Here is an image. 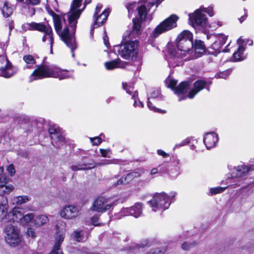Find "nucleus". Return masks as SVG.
<instances>
[{
    "label": "nucleus",
    "instance_id": "obj_1",
    "mask_svg": "<svg viewBox=\"0 0 254 254\" xmlns=\"http://www.w3.org/2000/svg\"><path fill=\"white\" fill-rule=\"evenodd\" d=\"M212 51H209L208 49H187L183 50L182 49H166L165 53V57L170 66L179 65V59L188 61L201 57L204 55H213L216 56L220 52L219 49H210Z\"/></svg>",
    "mask_w": 254,
    "mask_h": 254
},
{
    "label": "nucleus",
    "instance_id": "obj_2",
    "mask_svg": "<svg viewBox=\"0 0 254 254\" xmlns=\"http://www.w3.org/2000/svg\"><path fill=\"white\" fill-rule=\"evenodd\" d=\"M166 82L167 84V86L171 88L174 91L175 94L179 97V101L187 98H193L196 94L204 88H206L209 91V87L211 84V82H207L203 79L197 80L193 83V88L187 94L190 85V83L189 81L182 82L177 87L176 85L177 81L175 79L168 78L166 80Z\"/></svg>",
    "mask_w": 254,
    "mask_h": 254
},
{
    "label": "nucleus",
    "instance_id": "obj_3",
    "mask_svg": "<svg viewBox=\"0 0 254 254\" xmlns=\"http://www.w3.org/2000/svg\"><path fill=\"white\" fill-rule=\"evenodd\" d=\"M46 59V57H44L43 63L38 66L30 75L31 81L47 77L58 78L60 80H62L72 77V70L63 69L55 64L45 63Z\"/></svg>",
    "mask_w": 254,
    "mask_h": 254
},
{
    "label": "nucleus",
    "instance_id": "obj_4",
    "mask_svg": "<svg viewBox=\"0 0 254 254\" xmlns=\"http://www.w3.org/2000/svg\"><path fill=\"white\" fill-rule=\"evenodd\" d=\"M51 14L53 17L55 30L57 34L60 36L62 40L65 43L66 45L70 48H76L77 46L74 37L69 32L67 27H65L62 31L63 23H65L64 18H62L59 15L52 11Z\"/></svg>",
    "mask_w": 254,
    "mask_h": 254
},
{
    "label": "nucleus",
    "instance_id": "obj_5",
    "mask_svg": "<svg viewBox=\"0 0 254 254\" xmlns=\"http://www.w3.org/2000/svg\"><path fill=\"white\" fill-rule=\"evenodd\" d=\"M176 195L177 192L175 191L170 192L169 195L165 192L157 193L148 201V203L154 212L159 210L164 211L169 208L171 203L175 201Z\"/></svg>",
    "mask_w": 254,
    "mask_h": 254
},
{
    "label": "nucleus",
    "instance_id": "obj_6",
    "mask_svg": "<svg viewBox=\"0 0 254 254\" xmlns=\"http://www.w3.org/2000/svg\"><path fill=\"white\" fill-rule=\"evenodd\" d=\"M21 29L24 32L28 30H37L43 33L44 35L42 37V41L43 42H47L48 44L47 46H50L51 48H52L54 42L53 32L52 27L49 24L45 25L42 22L37 23L35 22L25 23L22 25Z\"/></svg>",
    "mask_w": 254,
    "mask_h": 254
},
{
    "label": "nucleus",
    "instance_id": "obj_7",
    "mask_svg": "<svg viewBox=\"0 0 254 254\" xmlns=\"http://www.w3.org/2000/svg\"><path fill=\"white\" fill-rule=\"evenodd\" d=\"M143 21L140 18L132 19V32H127L123 35L120 46H124V48H137L139 46V41L137 40H133L131 38L134 35H138L140 33L141 23Z\"/></svg>",
    "mask_w": 254,
    "mask_h": 254
},
{
    "label": "nucleus",
    "instance_id": "obj_8",
    "mask_svg": "<svg viewBox=\"0 0 254 254\" xmlns=\"http://www.w3.org/2000/svg\"><path fill=\"white\" fill-rule=\"evenodd\" d=\"M179 17L176 14H172L161 22L154 30L152 34L156 38L160 34L166 32L177 27V21Z\"/></svg>",
    "mask_w": 254,
    "mask_h": 254
},
{
    "label": "nucleus",
    "instance_id": "obj_9",
    "mask_svg": "<svg viewBox=\"0 0 254 254\" xmlns=\"http://www.w3.org/2000/svg\"><path fill=\"white\" fill-rule=\"evenodd\" d=\"M82 0H73L70 6V11L66 14L67 17L68 24L73 32H75L76 29L77 20L82 11V9L79 8L81 6Z\"/></svg>",
    "mask_w": 254,
    "mask_h": 254
},
{
    "label": "nucleus",
    "instance_id": "obj_10",
    "mask_svg": "<svg viewBox=\"0 0 254 254\" xmlns=\"http://www.w3.org/2000/svg\"><path fill=\"white\" fill-rule=\"evenodd\" d=\"M5 240L12 247L16 246L20 242V237L16 228L12 224H7L4 228Z\"/></svg>",
    "mask_w": 254,
    "mask_h": 254
},
{
    "label": "nucleus",
    "instance_id": "obj_11",
    "mask_svg": "<svg viewBox=\"0 0 254 254\" xmlns=\"http://www.w3.org/2000/svg\"><path fill=\"white\" fill-rule=\"evenodd\" d=\"M229 169L232 172V180L237 181V184L232 185L234 188L241 185L240 180L245 179L246 175L249 172V168L245 165H239L237 167H232L231 165L228 166Z\"/></svg>",
    "mask_w": 254,
    "mask_h": 254
},
{
    "label": "nucleus",
    "instance_id": "obj_12",
    "mask_svg": "<svg viewBox=\"0 0 254 254\" xmlns=\"http://www.w3.org/2000/svg\"><path fill=\"white\" fill-rule=\"evenodd\" d=\"M65 226V223L63 222L61 223V227L57 225L55 244L50 254H63L60 246L64 239Z\"/></svg>",
    "mask_w": 254,
    "mask_h": 254
},
{
    "label": "nucleus",
    "instance_id": "obj_13",
    "mask_svg": "<svg viewBox=\"0 0 254 254\" xmlns=\"http://www.w3.org/2000/svg\"><path fill=\"white\" fill-rule=\"evenodd\" d=\"M143 207V205L141 202H136L131 207L122 208L116 218L121 219L122 217L129 215L138 218L142 214Z\"/></svg>",
    "mask_w": 254,
    "mask_h": 254
},
{
    "label": "nucleus",
    "instance_id": "obj_14",
    "mask_svg": "<svg viewBox=\"0 0 254 254\" xmlns=\"http://www.w3.org/2000/svg\"><path fill=\"white\" fill-rule=\"evenodd\" d=\"M189 20L191 25L194 28L203 27L207 23V18L199 8L193 13H189Z\"/></svg>",
    "mask_w": 254,
    "mask_h": 254
},
{
    "label": "nucleus",
    "instance_id": "obj_15",
    "mask_svg": "<svg viewBox=\"0 0 254 254\" xmlns=\"http://www.w3.org/2000/svg\"><path fill=\"white\" fill-rule=\"evenodd\" d=\"M0 61L4 64V66L0 67V75L1 76L9 78L17 72V68L12 65L5 56L0 55Z\"/></svg>",
    "mask_w": 254,
    "mask_h": 254
},
{
    "label": "nucleus",
    "instance_id": "obj_16",
    "mask_svg": "<svg viewBox=\"0 0 254 254\" xmlns=\"http://www.w3.org/2000/svg\"><path fill=\"white\" fill-rule=\"evenodd\" d=\"M193 40V35L190 31L185 30L180 33L176 40L177 48H184L191 44Z\"/></svg>",
    "mask_w": 254,
    "mask_h": 254
},
{
    "label": "nucleus",
    "instance_id": "obj_17",
    "mask_svg": "<svg viewBox=\"0 0 254 254\" xmlns=\"http://www.w3.org/2000/svg\"><path fill=\"white\" fill-rule=\"evenodd\" d=\"M114 203L109 202L103 197H98L94 202L91 209L99 212H105L109 210Z\"/></svg>",
    "mask_w": 254,
    "mask_h": 254
},
{
    "label": "nucleus",
    "instance_id": "obj_18",
    "mask_svg": "<svg viewBox=\"0 0 254 254\" xmlns=\"http://www.w3.org/2000/svg\"><path fill=\"white\" fill-rule=\"evenodd\" d=\"M49 132L52 143L54 146L60 147L64 143L65 138L58 129L51 126L49 128Z\"/></svg>",
    "mask_w": 254,
    "mask_h": 254
},
{
    "label": "nucleus",
    "instance_id": "obj_19",
    "mask_svg": "<svg viewBox=\"0 0 254 254\" xmlns=\"http://www.w3.org/2000/svg\"><path fill=\"white\" fill-rule=\"evenodd\" d=\"M128 9V14L130 15L133 12L134 9L138 11L139 17L141 20H145L147 13V8L143 4L137 5L136 2L128 4L127 6Z\"/></svg>",
    "mask_w": 254,
    "mask_h": 254
},
{
    "label": "nucleus",
    "instance_id": "obj_20",
    "mask_svg": "<svg viewBox=\"0 0 254 254\" xmlns=\"http://www.w3.org/2000/svg\"><path fill=\"white\" fill-rule=\"evenodd\" d=\"M8 201L6 196L0 194V221L7 223L8 216Z\"/></svg>",
    "mask_w": 254,
    "mask_h": 254
},
{
    "label": "nucleus",
    "instance_id": "obj_21",
    "mask_svg": "<svg viewBox=\"0 0 254 254\" xmlns=\"http://www.w3.org/2000/svg\"><path fill=\"white\" fill-rule=\"evenodd\" d=\"M181 160L176 157H173L168 166L170 175L175 178L180 174L179 171L181 167Z\"/></svg>",
    "mask_w": 254,
    "mask_h": 254
},
{
    "label": "nucleus",
    "instance_id": "obj_22",
    "mask_svg": "<svg viewBox=\"0 0 254 254\" xmlns=\"http://www.w3.org/2000/svg\"><path fill=\"white\" fill-rule=\"evenodd\" d=\"M123 87L127 94L131 95L132 99L134 100L133 106L140 107L143 108L144 105L142 102L139 100L138 98V92L134 90V88L131 86H128L127 83H123Z\"/></svg>",
    "mask_w": 254,
    "mask_h": 254
},
{
    "label": "nucleus",
    "instance_id": "obj_23",
    "mask_svg": "<svg viewBox=\"0 0 254 254\" xmlns=\"http://www.w3.org/2000/svg\"><path fill=\"white\" fill-rule=\"evenodd\" d=\"M77 207L73 205H68L64 207L60 211V215L65 219H72L78 215Z\"/></svg>",
    "mask_w": 254,
    "mask_h": 254
},
{
    "label": "nucleus",
    "instance_id": "obj_24",
    "mask_svg": "<svg viewBox=\"0 0 254 254\" xmlns=\"http://www.w3.org/2000/svg\"><path fill=\"white\" fill-rule=\"evenodd\" d=\"M119 55L126 60H135L138 57V49H119Z\"/></svg>",
    "mask_w": 254,
    "mask_h": 254
},
{
    "label": "nucleus",
    "instance_id": "obj_25",
    "mask_svg": "<svg viewBox=\"0 0 254 254\" xmlns=\"http://www.w3.org/2000/svg\"><path fill=\"white\" fill-rule=\"evenodd\" d=\"M23 212L19 207H14L8 212L7 222H16L20 223L23 218Z\"/></svg>",
    "mask_w": 254,
    "mask_h": 254
},
{
    "label": "nucleus",
    "instance_id": "obj_26",
    "mask_svg": "<svg viewBox=\"0 0 254 254\" xmlns=\"http://www.w3.org/2000/svg\"><path fill=\"white\" fill-rule=\"evenodd\" d=\"M218 141V134L213 132L207 133L203 138V143L207 149L215 147Z\"/></svg>",
    "mask_w": 254,
    "mask_h": 254
},
{
    "label": "nucleus",
    "instance_id": "obj_27",
    "mask_svg": "<svg viewBox=\"0 0 254 254\" xmlns=\"http://www.w3.org/2000/svg\"><path fill=\"white\" fill-rule=\"evenodd\" d=\"M127 64V62H122L120 59H117L105 63V66L107 70H113L117 68H124Z\"/></svg>",
    "mask_w": 254,
    "mask_h": 254
},
{
    "label": "nucleus",
    "instance_id": "obj_28",
    "mask_svg": "<svg viewBox=\"0 0 254 254\" xmlns=\"http://www.w3.org/2000/svg\"><path fill=\"white\" fill-rule=\"evenodd\" d=\"M7 181L6 177L2 176L0 178V194H8L13 190L12 186L5 185Z\"/></svg>",
    "mask_w": 254,
    "mask_h": 254
},
{
    "label": "nucleus",
    "instance_id": "obj_29",
    "mask_svg": "<svg viewBox=\"0 0 254 254\" xmlns=\"http://www.w3.org/2000/svg\"><path fill=\"white\" fill-rule=\"evenodd\" d=\"M138 176V174L136 172L128 173L125 177L123 176L116 182H114L113 186L117 187L122 184L128 183L133 178L136 177Z\"/></svg>",
    "mask_w": 254,
    "mask_h": 254
},
{
    "label": "nucleus",
    "instance_id": "obj_30",
    "mask_svg": "<svg viewBox=\"0 0 254 254\" xmlns=\"http://www.w3.org/2000/svg\"><path fill=\"white\" fill-rule=\"evenodd\" d=\"M248 55V53L246 51V49H237L231 58L233 62H239L245 60Z\"/></svg>",
    "mask_w": 254,
    "mask_h": 254
},
{
    "label": "nucleus",
    "instance_id": "obj_31",
    "mask_svg": "<svg viewBox=\"0 0 254 254\" xmlns=\"http://www.w3.org/2000/svg\"><path fill=\"white\" fill-rule=\"evenodd\" d=\"M109 14V9H105L101 14L97 15L96 17H94V27L95 28L99 27L105 22Z\"/></svg>",
    "mask_w": 254,
    "mask_h": 254
},
{
    "label": "nucleus",
    "instance_id": "obj_32",
    "mask_svg": "<svg viewBox=\"0 0 254 254\" xmlns=\"http://www.w3.org/2000/svg\"><path fill=\"white\" fill-rule=\"evenodd\" d=\"M94 167V163L93 162H92L88 164H80L79 163H77L75 164L72 165L70 166V168L73 171H77L84 169H90L93 168Z\"/></svg>",
    "mask_w": 254,
    "mask_h": 254
},
{
    "label": "nucleus",
    "instance_id": "obj_33",
    "mask_svg": "<svg viewBox=\"0 0 254 254\" xmlns=\"http://www.w3.org/2000/svg\"><path fill=\"white\" fill-rule=\"evenodd\" d=\"M49 221L48 217L44 215H39L34 216L32 223L36 227L41 226Z\"/></svg>",
    "mask_w": 254,
    "mask_h": 254
},
{
    "label": "nucleus",
    "instance_id": "obj_34",
    "mask_svg": "<svg viewBox=\"0 0 254 254\" xmlns=\"http://www.w3.org/2000/svg\"><path fill=\"white\" fill-rule=\"evenodd\" d=\"M237 44L238 48H246L252 46L253 44V41L250 39L240 37L237 40Z\"/></svg>",
    "mask_w": 254,
    "mask_h": 254
},
{
    "label": "nucleus",
    "instance_id": "obj_35",
    "mask_svg": "<svg viewBox=\"0 0 254 254\" xmlns=\"http://www.w3.org/2000/svg\"><path fill=\"white\" fill-rule=\"evenodd\" d=\"M30 197L28 195H21L13 197L12 201L14 204L21 205L30 201Z\"/></svg>",
    "mask_w": 254,
    "mask_h": 254
},
{
    "label": "nucleus",
    "instance_id": "obj_36",
    "mask_svg": "<svg viewBox=\"0 0 254 254\" xmlns=\"http://www.w3.org/2000/svg\"><path fill=\"white\" fill-rule=\"evenodd\" d=\"M12 12V8L10 6V4L7 2L5 1L3 3V5L2 8V13L4 16L8 17Z\"/></svg>",
    "mask_w": 254,
    "mask_h": 254
},
{
    "label": "nucleus",
    "instance_id": "obj_37",
    "mask_svg": "<svg viewBox=\"0 0 254 254\" xmlns=\"http://www.w3.org/2000/svg\"><path fill=\"white\" fill-rule=\"evenodd\" d=\"M34 215L33 213H28L25 215L23 214L21 224L23 225H27L29 222L33 221Z\"/></svg>",
    "mask_w": 254,
    "mask_h": 254
},
{
    "label": "nucleus",
    "instance_id": "obj_38",
    "mask_svg": "<svg viewBox=\"0 0 254 254\" xmlns=\"http://www.w3.org/2000/svg\"><path fill=\"white\" fill-rule=\"evenodd\" d=\"M144 5L145 6L146 8H147V11L150 9V8L155 5L156 7L158 6L159 3L163 1V0H144Z\"/></svg>",
    "mask_w": 254,
    "mask_h": 254
},
{
    "label": "nucleus",
    "instance_id": "obj_39",
    "mask_svg": "<svg viewBox=\"0 0 254 254\" xmlns=\"http://www.w3.org/2000/svg\"><path fill=\"white\" fill-rule=\"evenodd\" d=\"M191 140L192 141L193 143H197V141L196 139H193L192 137H189L185 139L182 140L180 143L176 144L174 148H179L180 147L185 146L189 143H190Z\"/></svg>",
    "mask_w": 254,
    "mask_h": 254
},
{
    "label": "nucleus",
    "instance_id": "obj_40",
    "mask_svg": "<svg viewBox=\"0 0 254 254\" xmlns=\"http://www.w3.org/2000/svg\"><path fill=\"white\" fill-rule=\"evenodd\" d=\"M219 41H216L214 44V46H219V48H221L227 39V37L224 35L220 34L218 37Z\"/></svg>",
    "mask_w": 254,
    "mask_h": 254
},
{
    "label": "nucleus",
    "instance_id": "obj_41",
    "mask_svg": "<svg viewBox=\"0 0 254 254\" xmlns=\"http://www.w3.org/2000/svg\"><path fill=\"white\" fill-rule=\"evenodd\" d=\"M232 71V69L229 68L225 71L219 72L216 74L215 77L216 78H226L231 73Z\"/></svg>",
    "mask_w": 254,
    "mask_h": 254
},
{
    "label": "nucleus",
    "instance_id": "obj_42",
    "mask_svg": "<svg viewBox=\"0 0 254 254\" xmlns=\"http://www.w3.org/2000/svg\"><path fill=\"white\" fill-rule=\"evenodd\" d=\"M190 45L191 48H205L204 42L200 40L196 39L194 41L192 40Z\"/></svg>",
    "mask_w": 254,
    "mask_h": 254
},
{
    "label": "nucleus",
    "instance_id": "obj_43",
    "mask_svg": "<svg viewBox=\"0 0 254 254\" xmlns=\"http://www.w3.org/2000/svg\"><path fill=\"white\" fill-rule=\"evenodd\" d=\"M23 59L24 61L28 64H33L35 63L33 56L30 55L24 56Z\"/></svg>",
    "mask_w": 254,
    "mask_h": 254
},
{
    "label": "nucleus",
    "instance_id": "obj_44",
    "mask_svg": "<svg viewBox=\"0 0 254 254\" xmlns=\"http://www.w3.org/2000/svg\"><path fill=\"white\" fill-rule=\"evenodd\" d=\"M100 152L102 156L103 157L110 158L111 157L112 152L109 149H100Z\"/></svg>",
    "mask_w": 254,
    "mask_h": 254
},
{
    "label": "nucleus",
    "instance_id": "obj_45",
    "mask_svg": "<svg viewBox=\"0 0 254 254\" xmlns=\"http://www.w3.org/2000/svg\"><path fill=\"white\" fill-rule=\"evenodd\" d=\"M224 190L225 188L222 187L212 188L210 189L209 192L211 195H214L222 192Z\"/></svg>",
    "mask_w": 254,
    "mask_h": 254
},
{
    "label": "nucleus",
    "instance_id": "obj_46",
    "mask_svg": "<svg viewBox=\"0 0 254 254\" xmlns=\"http://www.w3.org/2000/svg\"><path fill=\"white\" fill-rule=\"evenodd\" d=\"M89 139L93 145H98L102 142V139L99 136L89 137Z\"/></svg>",
    "mask_w": 254,
    "mask_h": 254
},
{
    "label": "nucleus",
    "instance_id": "obj_47",
    "mask_svg": "<svg viewBox=\"0 0 254 254\" xmlns=\"http://www.w3.org/2000/svg\"><path fill=\"white\" fill-rule=\"evenodd\" d=\"M119 163L118 160H104L101 163H99L100 165H104L110 164H118Z\"/></svg>",
    "mask_w": 254,
    "mask_h": 254
},
{
    "label": "nucleus",
    "instance_id": "obj_48",
    "mask_svg": "<svg viewBox=\"0 0 254 254\" xmlns=\"http://www.w3.org/2000/svg\"><path fill=\"white\" fill-rule=\"evenodd\" d=\"M199 9H200L202 13L203 12H206L210 16H212L214 15L212 7H209L208 8H205L204 7H200Z\"/></svg>",
    "mask_w": 254,
    "mask_h": 254
},
{
    "label": "nucleus",
    "instance_id": "obj_49",
    "mask_svg": "<svg viewBox=\"0 0 254 254\" xmlns=\"http://www.w3.org/2000/svg\"><path fill=\"white\" fill-rule=\"evenodd\" d=\"M166 248L165 247H163L151 251L147 254H163L166 252Z\"/></svg>",
    "mask_w": 254,
    "mask_h": 254
},
{
    "label": "nucleus",
    "instance_id": "obj_50",
    "mask_svg": "<svg viewBox=\"0 0 254 254\" xmlns=\"http://www.w3.org/2000/svg\"><path fill=\"white\" fill-rule=\"evenodd\" d=\"M160 94V91L159 90H155L151 93L150 96L148 97V100H150L151 98H156L159 96Z\"/></svg>",
    "mask_w": 254,
    "mask_h": 254
},
{
    "label": "nucleus",
    "instance_id": "obj_51",
    "mask_svg": "<svg viewBox=\"0 0 254 254\" xmlns=\"http://www.w3.org/2000/svg\"><path fill=\"white\" fill-rule=\"evenodd\" d=\"M147 107L150 110L154 112H161V110L159 109H158L156 108L154 106H152V103L148 100L147 102Z\"/></svg>",
    "mask_w": 254,
    "mask_h": 254
},
{
    "label": "nucleus",
    "instance_id": "obj_52",
    "mask_svg": "<svg viewBox=\"0 0 254 254\" xmlns=\"http://www.w3.org/2000/svg\"><path fill=\"white\" fill-rule=\"evenodd\" d=\"M105 51L108 53V56L110 58L113 59L115 58L117 55L116 52L114 51V49H108V50H105Z\"/></svg>",
    "mask_w": 254,
    "mask_h": 254
},
{
    "label": "nucleus",
    "instance_id": "obj_53",
    "mask_svg": "<svg viewBox=\"0 0 254 254\" xmlns=\"http://www.w3.org/2000/svg\"><path fill=\"white\" fill-rule=\"evenodd\" d=\"M157 153L158 155L161 156L164 158H166L169 157V154L165 152L162 149H158L157 150Z\"/></svg>",
    "mask_w": 254,
    "mask_h": 254
},
{
    "label": "nucleus",
    "instance_id": "obj_54",
    "mask_svg": "<svg viewBox=\"0 0 254 254\" xmlns=\"http://www.w3.org/2000/svg\"><path fill=\"white\" fill-rule=\"evenodd\" d=\"M7 171L10 176H13L15 172L13 165L10 164L7 168Z\"/></svg>",
    "mask_w": 254,
    "mask_h": 254
},
{
    "label": "nucleus",
    "instance_id": "obj_55",
    "mask_svg": "<svg viewBox=\"0 0 254 254\" xmlns=\"http://www.w3.org/2000/svg\"><path fill=\"white\" fill-rule=\"evenodd\" d=\"M74 237L75 238V240L78 242L81 241V235L80 234V232L75 231L73 234Z\"/></svg>",
    "mask_w": 254,
    "mask_h": 254
},
{
    "label": "nucleus",
    "instance_id": "obj_56",
    "mask_svg": "<svg viewBox=\"0 0 254 254\" xmlns=\"http://www.w3.org/2000/svg\"><path fill=\"white\" fill-rule=\"evenodd\" d=\"M27 234L29 236L31 237L32 238H34L36 236V234H35L34 230L32 228H29L27 230Z\"/></svg>",
    "mask_w": 254,
    "mask_h": 254
},
{
    "label": "nucleus",
    "instance_id": "obj_57",
    "mask_svg": "<svg viewBox=\"0 0 254 254\" xmlns=\"http://www.w3.org/2000/svg\"><path fill=\"white\" fill-rule=\"evenodd\" d=\"M99 220V217L97 215H95L91 218V222L94 225H98V222Z\"/></svg>",
    "mask_w": 254,
    "mask_h": 254
},
{
    "label": "nucleus",
    "instance_id": "obj_58",
    "mask_svg": "<svg viewBox=\"0 0 254 254\" xmlns=\"http://www.w3.org/2000/svg\"><path fill=\"white\" fill-rule=\"evenodd\" d=\"M103 39L105 47L108 48L110 46V43L109 42V38L106 34H105V35L103 36Z\"/></svg>",
    "mask_w": 254,
    "mask_h": 254
},
{
    "label": "nucleus",
    "instance_id": "obj_59",
    "mask_svg": "<svg viewBox=\"0 0 254 254\" xmlns=\"http://www.w3.org/2000/svg\"><path fill=\"white\" fill-rule=\"evenodd\" d=\"M102 7V5L101 4L98 3L97 5L96 9H95V14L94 15V17H96L97 15H98V13L100 11Z\"/></svg>",
    "mask_w": 254,
    "mask_h": 254
},
{
    "label": "nucleus",
    "instance_id": "obj_60",
    "mask_svg": "<svg viewBox=\"0 0 254 254\" xmlns=\"http://www.w3.org/2000/svg\"><path fill=\"white\" fill-rule=\"evenodd\" d=\"M191 244H189L187 243H184L182 244V249L184 250H187L190 247Z\"/></svg>",
    "mask_w": 254,
    "mask_h": 254
},
{
    "label": "nucleus",
    "instance_id": "obj_61",
    "mask_svg": "<svg viewBox=\"0 0 254 254\" xmlns=\"http://www.w3.org/2000/svg\"><path fill=\"white\" fill-rule=\"evenodd\" d=\"M115 100V98L114 97H109L106 100V102L107 104H109Z\"/></svg>",
    "mask_w": 254,
    "mask_h": 254
},
{
    "label": "nucleus",
    "instance_id": "obj_62",
    "mask_svg": "<svg viewBox=\"0 0 254 254\" xmlns=\"http://www.w3.org/2000/svg\"><path fill=\"white\" fill-rule=\"evenodd\" d=\"M158 173V170L157 168H153L151 170L150 172V175H154Z\"/></svg>",
    "mask_w": 254,
    "mask_h": 254
},
{
    "label": "nucleus",
    "instance_id": "obj_63",
    "mask_svg": "<svg viewBox=\"0 0 254 254\" xmlns=\"http://www.w3.org/2000/svg\"><path fill=\"white\" fill-rule=\"evenodd\" d=\"M247 17V16L246 15L242 16L240 18H239V20L241 23H242L243 21H244Z\"/></svg>",
    "mask_w": 254,
    "mask_h": 254
},
{
    "label": "nucleus",
    "instance_id": "obj_64",
    "mask_svg": "<svg viewBox=\"0 0 254 254\" xmlns=\"http://www.w3.org/2000/svg\"><path fill=\"white\" fill-rule=\"evenodd\" d=\"M5 46L7 47V45L3 42H0V47H5Z\"/></svg>",
    "mask_w": 254,
    "mask_h": 254
}]
</instances>
